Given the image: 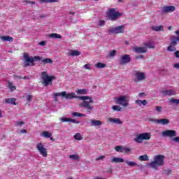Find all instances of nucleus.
<instances>
[{"label":"nucleus","mask_w":179,"mask_h":179,"mask_svg":"<svg viewBox=\"0 0 179 179\" xmlns=\"http://www.w3.org/2000/svg\"><path fill=\"white\" fill-rule=\"evenodd\" d=\"M62 93H65L64 96H62V99H66V100H71L72 99H78L79 100H83V103L78 104V107L80 108H85L87 113L90 114L94 108L93 106L90 105L94 103L93 98L89 96H78L75 92H69L67 94L66 92L64 91Z\"/></svg>","instance_id":"1"},{"label":"nucleus","mask_w":179,"mask_h":179,"mask_svg":"<svg viewBox=\"0 0 179 179\" xmlns=\"http://www.w3.org/2000/svg\"><path fill=\"white\" fill-rule=\"evenodd\" d=\"M24 68L27 66H33L34 62L37 61H41L42 64H52V60L50 58L43 59L40 56L30 57L28 55H24Z\"/></svg>","instance_id":"2"},{"label":"nucleus","mask_w":179,"mask_h":179,"mask_svg":"<svg viewBox=\"0 0 179 179\" xmlns=\"http://www.w3.org/2000/svg\"><path fill=\"white\" fill-rule=\"evenodd\" d=\"M166 157L162 155H157L154 157V161L148 163L147 166L153 169L154 170H157V167H161L164 166V159Z\"/></svg>","instance_id":"3"},{"label":"nucleus","mask_w":179,"mask_h":179,"mask_svg":"<svg viewBox=\"0 0 179 179\" xmlns=\"http://www.w3.org/2000/svg\"><path fill=\"white\" fill-rule=\"evenodd\" d=\"M114 101L118 106L127 108L129 106V96L128 95H121L114 98Z\"/></svg>","instance_id":"4"},{"label":"nucleus","mask_w":179,"mask_h":179,"mask_svg":"<svg viewBox=\"0 0 179 179\" xmlns=\"http://www.w3.org/2000/svg\"><path fill=\"white\" fill-rule=\"evenodd\" d=\"M41 76L43 86H49V85H52V80L55 79V77L48 75V72L47 71H42L41 73Z\"/></svg>","instance_id":"5"},{"label":"nucleus","mask_w":179,"mask_h":179,"mask_svg":"<svg viewBox=\"0 0 179 179\" xmlns=\"http://www.w3.org/2000/svg\"><path fill=\"white\" fill-rule=\"evenodd\" d=\"M122 13L117 11V9L115 8H109L108 11L106 12L107 17L110 20H117V19H120V17L122 16Z\"/></svg>","instance_id":"6"},{"label":"nucleus","mask_w":179,"mask_h":179,"mask_svg":"<svg viewBox=\"0 0 179 179\" xmlns=\"http://www.w3.org/2000/svg\"><path fill=\"white\" fill-rule=\"evenodd\" d=\"M152 138V134L145 132L143 134H138L136 137L134 138V141L137 143H142L143 141H149Z\"/></svg>","instance_id":"7"},{"label":"nucleus","mask_w":179,"mask_h":179,"mask_svg":"<svg viewBox=\"0 0 179 179\" xmlns=\"http://www.w3.org/2000/svg\"><path fill=\"white\" fill-rule=\"evenodd\" d=\"M36 150H38L40 155H41V156L43 157H47V156H48L47 148L44 147V144H43V143H38L36 144Z\"/></svg>","instance_id":"8"},{"label":"nucleus","mask_w":179,"mask_h":179,"mask_svg":"<svg viewBox=\"0 0 179 179\" xmlns=\"http://www.w3.org/2000/svg\"><path fill=\"white\" fill-rule=\"evenodd\" d=\"M108 33H110V34H120V33H124V25L110 27L108 29Z\"/></svg>","instance_id":"9"},{"label":"nucleus","mask_w":179,"mask_h":179,"mask_svg":"<svg viewBox=\"0 0 179 179\" xmlns=\"http://www.w3.org/2000/svg\"><path fill=\"white\" fill-rule=\"evenodd\" d=\"M134 81L136 82H141V80H144V79H146V76L145 75V73L137 71L134 73Z\"/></svg>","instance_id":"10"},{"label":"nucleus","mask_w":179,"mask_h":179,"mask_svg":"<svg viewBox=\"0 0 179 179\" xmlns=\"http://www.w3.org/2000/svg\"><path fill=\"white\" fill-rule=\"evenodd\" d=\"M162 136H168L169 138H174L177 136V131L176 130H166L162 131Z\"/></svg>","instance_id":"11"},{"label":"nucleus","mask_w":179,"mask_h":179,"mask_svg":"<svg viewBox=\"0 0 179 179\" xmlns=\"http://www.w3.org/2000/svg\"><path fill=\"white\" fill-rule=\"evenodd\" d=\"M131 62V56L129 55H124L120 57V64L125 65V64H129Z\"/></svg>","instance_id":"12"},{"label":"nucleus","mask_w":179,"mask_h":179,"mask_svg":"<svg viewBox=\"0 0 179 179\" xmlns=\"http://www.w3.org/2000/svg\"><path fill=\"white\" fill-rule=\"evenodd\" d=\"M174 10H176V6H166L162 9V13H170L174 12Z\"/></svg>","instance_id":"13"},{"label":"nucleus","mask_w":179,"mask_h":179,"mask_svg":"<svg viewBox=\"0 0 179 179\" xmlns=\"http://www.w3.org/2000/svg\"><path fill=\"white\" fill-rule=\"evenodd\" d=\"M162 96H176V90H166L161 92Z\"/></svg>","instance_id":"14"},{"label":"nucleus","mask_w":179,"mask_h":179,"mask_svg":"<svg viewBox=\"0 0 179 179\" xmlns=\"http://www.w3.org/2000/svg\"><path fill=\"white\" fill-rule=\"evenodd\" d=\"M133 51L137 54H145V52H148V49L145 47H135L133 48Z\"/></svg>","instance_id":"15"},{"label":"nucleus","mask_w":179,"mask_h":179,"mask_svg":"<svg viewBox=\"0 0 179 179\" xmlns=\"http://www.w3.org/2000/svg\"><path fill=\"white\" fill-rule=\"evenodd\" d=\"M90 127H101L103 122L100 120H90Z\"/></svg>","instance_id":"16"},{"label":"nucleus","mask_w":179,"mask_h":179,"mask_svg":"<svg viewBox=\"0 0 179 179\" xmlns=\"http://www.w3.org/2000/svg\"><path fill=\"white\" fill-rule=\"evenodd\" d=\"M108 121L109 122H111V124H116L117 125L122 124V120H121V119H120V118L110 117V118L108 119Z\"/></svg>","instance_id":"17"},{"label":"nucleus","mask_w":179,"mask_h":179,"mask_svg":"<svg viewBox=\"0 0 179 179\" xmlns=\"http://www.w3.org/2000/svg\"><path fill=\"white\" fill-rule=\"evenodd\" d=\"M145 47L146 48H156V43L153 41H150L144 43Z\"/></svg>","instance_id":"18"},{"label":"nucleus","mask_w":179,"mask_h":179,"mask_svg":"<svg viewBox=\"0 0 179 179\" xmlns=\"http://www.w3.org/2000/svg\"><path fill=\"white\" fill-rule=\"evenodd\" d=\"M64 96H65V93L64 92H56L52 94V99L54 101H58V99L57 97L60 96L62 98Z\"/></svg>","instance_id":"19"},{"label":"nucleus","mask_w":179,"mask_h":179,"mask_svg":"<svg viewBox=\"0 0 179 179\" xmlns=\"http://www.w3.org/2000/svg\"><path fill=\"white\" fill-rule=\"evenodd\" d=\"M151 29L153 31H164V27H163V25L152 26L151 27Z\"/></svg>","instance_id":"20"},{"label":"nucleus","mask_w":179,"mask_h":179,"mask_svg":"<svg viewBox=\"0 0 179 179\" xmlns=\"http://www.w3.org/2000/svg\"><path fill=\"white\" fill-rule=\"evenodd\" d=\"M0 38L2 40V41H9L10 43L13 41V37L10 36H0Z\"/></svg>","instance_id":"21"},{"label":"nucleus","mask_w":179,"mask_h":179,"mask_svg":"<svg viewBox=\"0 0 179 179\" xmlns=\"http://www.w3.org/2000/svg\"><path fill=\"white\" fill-rule=\"evenodd\" d=\"M6 104H13V106H16V99L8 98L5 100Z\"/></svg>","instance_id":"22"},{"label":"nucleus","mask_w":179,"mask_h":179,"mask_svg":"<svg viewBox=\"0 0 179 179\" xmlns=\"http://www.w3.org/2000/svg\"><path fill=\"white\" fill-rule=\"evenodd\" d=\"M169 122H170V120L166 118L159 119L157 121V124H159L160 125H167V124H169Z\"/></svg>","instance_id":"23"},{"label":"nucleus","mask_w":179,"mask_h":179,"mask_svg":"<svg viewBox=\"0 0 179 179\" xmlns=\"http://www.w3.org/2000/svg\"><path fill=\"white\" fill-rule=\"evenodd\" d=\"M111 163H124V159L121 157H113L110 160Z\"/></svg>","instance_id":"24"},{"label":"nucleus","mask_w":179,"mask_h":179,"mask_svg":"<svg viewBox=\"0 0 179 179\" xmlns=\"http://www.w3.org/2000/svg\"><path fill=\"white\" fill-rule=\"evenodd\" d=\"M80 54H81V52H79L78 50H71L69 53V55H70V57H79V55H80Z\"/></svg>","instance_id":"25"},{"label":"nucleus","mask_w":179,"mask_h":179,"mask_svg":"<svg viewBox=\"0 0 179 179\" xmlns=\"http://www.w3.org/2000/svg\"><path fill=\"white\" fill-rule=\"evenodd\" d=\"M135 103L137 104V106H146V104H148V101L146 99L145 100H136Z\"/></svg>","instance_id":"26"},{"label":"nucleus","mask_w":179,"mask_h":179,"mask_svg":"<svg viewBox=\"0 0 179 179\" xmlns=\"http://www.w3.org/2000/svg\"><path fill=\"white\" fill-rule=\"evenodd\" d=\"M138 160H140V162H149V156L148 155H140Z\"/></svg>","instance_id":"27"},{"label":"nucleus","mask_w":179,"mask_h":179,"mask_svg":"<svg viewBox=\"0 0 179 179\" xmlns=\"http://www.w3.org/2000/svg\"><path fill=\"white\" fill-rule=\"evenodd\" d=\"M178 41H179V36H173L171 37V44L173 45H176Z\"/></svg>","instance_id":"28"},{"label":"nucleus","mask_w":179,"mask_h":179,"mask_svg":"<svg viewBox=\"0 0 179 179\" xmlns=\"http://www.w3.org/2000/svg\"><path fill=\"white\" fill-rule=\"evenodd\" d=\"M8 87L10 89V92L16 90V86L13 85V83L8 81Z\"/></svg>","instance_id":"29"},{"label":"nucleus","mask_w":179,"mask_h":179,"mask_svg":"<svg viewBox=\"0 0 179 179\" xmlns=\"http://www.w3.org/2000/svg\"><path fill=\"white\" fill-rule=\"evenodd\" d=\"M169 104H176V106H178L179 105V99L171 98V99H169Z\"/></svg>","instance_id":"30"},{"label":"nucleus","mask_w":179,"mask_h":179,"mask_svg":"<svg viewBox=\"0 0 179 179\" xmlns=\"http://www.w3.org/2000/svg\"><path fill=\"white\" fill-rule=\"evenodd\" d=\"M87 92L88 91L86 89H78L76 91V93H77V94H87Z\"/></svg>","instance_id":"31"},{"label":"nucleus","mask_w":179,"mask_h":179,"mask_svg":"<svg viewBox=\"0 0 179 179\" xmlns=\"http://www.w3.org/2000/svg\"><path fill=\"white\" fill-rule=\"evenodd\" d=\"M41 136H43V138H51V136H52V134L50 131H43L41 133Z\"/></svg>","instance_id":"32"},{"label":"nucleus","mask_w":179,"mask_h":179,"mask_svg":"<svg viewBox=\"0 0 179 179\" xmlns=\"http://www.w3.org/2000/svg\"><path fill=\"white\" fill-rule=\"evenodd\" d=\"M106 64L98 62L95 64V68H97L98 69H102L103 68H106Z\"/></svg>","instance_id":"33"},{"label":"nucleus","mask_w":179,"mask_h":179,"mask_svg":"<svg viewBox=\"0 0 179 179\" xmlns=\"http://www.w3.org/2000/svg\"><path fill=\"white\" fill-rule=\"evenodd\" d=\"M49 37L50 38H62V36L59 34H50Z\"/></svg>","instance_id":"34"},{"label":"nucleus","mask_w":179,"mask_h":179,"mask_svg":"<svg viewBox=\"0 0 179 179\" xmlns=\"http://www.w3.org/2000/svg\"><path fill=\"white\" fill-rule=\"evenodd\" d=\"M176 50V45L171 44L169 46L167 47V51H169V52H174Z\"/></svg>","instance_id":"35"},{"label":"nucleus","mask_w":179,"mask_h":179,"mask_svg":"<svg viewBox=\"0 0 179 179\" xmlns=\"http://www.w3.org/2000/svg\"><path fill=\"white\" fill-rule=\"evenodd\" d=\"M112 110H113V111H122V108L118 105H115L112 106Z\"/></svg>","instance_id":"36"},{"label":"nucleus","mask_w":179,"mask_h":179,"mask_svg":"<svg viewBox=\"0 0 179 179\" xmlns=\"http://www.w3.org/2000/svg\"><path fill=\"white\" fill-rule=\"evenodd\" d=\"M71 115H73V117H86L85 114L80 113H78V112L72 113Z\"/></svg>","instance_id":"37"},{"label":"nucleus","mask_w":179,"mask_h":179,"mask_svg":"<svg viewBox=\"0 0 179 179\" xmlns=\"http://www.w3.org/2000/svg\"><path fill=\"white\" fill-rule=\"evenodd\" d=\"M74 139H76V141H82V139H83V137H82L80 133H76L74 135Z\"/></svg>","instance_id":"38"},{"label":"nucleus","mask_w":179,"mask_h":179,"mask_svg":"<svg viewBox=\"0 0 179 179\" xmlns=\"http://www.w3.org/2000/svg\"><path fill=\"white\" fill-rule=\"evenodd\" d=\"M123 149H124V147L121 146V145H117V146L115 147V150L116 152H120V153H122Z\"/></svg>","instance_id":"39"},{"label":"nucleus","mask_w":179,"mask_h":179,"mask_svg":"<svg viewBox=\"0 0 179 179\" xmlns=\"http://www.w3.org/2000/svg\"><path fill=\"white\" fill-rule=\"evenodd\" d=\"M69 159H71V160H79L80 157H79L78 155H69Z\"/></svg>","instance_id":"40"},{"label":"nucleus","mask_w":179,"mask_h":179,"mask_svg":"<svg viewBox=\"0 0 179 179\" xmlns=\"http://www.w3.org/2000/svg\"><path fill=\"white\" fill-rule=\"evenodd\" d=\"M126 163H127V166H129V167H134V166H138V164L134 162L126 161Z\"/></svg>","instance_id":"41"},{"label":"nucleus","mask_w":179,"mask_h":179,"mask_svg":"<svg viewBox=\"0 0 179 179\" xmlns=\"http://www.w3.org/2000/svg\"><path fill=\"white\" fill-rule=\"evenodd\" d=\"M116 54H117V50H110L109 52V57H110V58H113V57H115Z\"/></svg>","instance_id":"42"},{"label":"nucleus","mask_w":179,"mask_h":179,"mask_svg":"<svg viewBox=\"0 0 179 179\" xmlns=\"http://www.w3.org/2000/svg\"><path fill=\"white\" fill-rule=\"evenodd\" d=\"M130 152H131V148H130L123 147V152H122V153H130Z\"/></svg>","instance_id":"43"},{"label":"nucleus","mask_w":179,"mask_h":179,"mask_svg":"<svg viewBox=\"0 0 179 179\" xmlns=\"http://www.w3.org/2000/svg\"><path fill=\"white\" fill-rule=\"evenodd\" d=\"M69 122H73V124H80V122L74 119H71V118L69 119Z\"/></svg>","instance_id":"44"},{"label":"nucleus","mask_w":179,"mask_h":179,"mask_svg":"<svg viewBox=\"0 0 179 179\" xmlns=\"http://www.w3.org/2000/svg\"><path fill=\"white\" fill-rule=\"evenodd\" d=\"M91 66H92V64H85V65L83 66V68H85V69H88V70L90 71V69H91Z\"/></svg>","instance_id":"45"},{"label":"nucleus","mask_w":179,"mask_h":179,"mask_svg":"<svg viewBox=\"0 0 179 179\" xmlns=\"http://www.w3.org/2000/svg\"><path fill=\"white\" fill-rule=\"evenodd\" d=\"M24 122L17 121L15 122V127H21V125H24Z\"/></svg>","instance_id":"46"},{"label":"nucleus","mask_w":179,"mask_h":179,"mask_svg":"<svg viewBox=\"0 0 179 179\" xmlns=\"http://www.w3.org/2000/svg\"><path fill=\"white\" fill-rule=\"evenodd\" d=\"M155 110H156V111H158V113H160L163 110V107H162V106H155Z\"/></svg>","instance_id":"47"},{"label":"nucleus","mask_w":179,"mask_h":179,"mask_svg":"<svg viewBox=\"0 0 179 179\" xmlns=\"http://www.w3.org/2000/svg\"><path fill=\"white\" fill-rule=\"evenodd\" d=\"M60 120L62 122H69V119L66 117H62Z\"/></svg>","instance_id":"48"},{"label":"nucleus","mask_w":179,"mask_h":179,"mask_svg":"<svg viewBox=\"0 0 179 179\" xmlns=\"http://www.w3.org/2000/svg\"><path fill=\"white\" fill-rule=\"evenodd\" d=\"M32 99H33V95L29 94V95L27 96V101H31Z\"/></svg>","instance_id":"49"},{"label":"nucleus","mask_w":179,"mask_h":179,"mask_svg":"<svg viewBox=\"0 0 179 179\" xmlns=\"http://www.w3.org/2000/svg\"><path fill=\"white\" fill-rule=\"evenodd\" d=\"M104 159H106V157L105 156H101L98 158L96 159V162H99V160H104Z\"/></svg>","instance_id":"50"},{"label":"nucleus","mask_w":179,"mask_h":179,"mask_svg":"<svg viewBox=\"0 0 179 179\" xmlns=\"http://www.w3.org/2000/svg\"><path fill=\"white\" fill-rule=\"evenodd\" d=\"M172 141H173V142H176V143H179V137H174L172 138Z\"/></svg>","instance_id":"51"},{"label":"nucleus","mask_w":179,"mask_h":179,"mask_svg":"<svg viewBox=\"0 0 179 179\" xmlns=\"http://www.w3.org/2000/svg\"><path fill=\"white\" fill-rule=\"evenodd\" d=\"M45 17H47V15L43 14V15H41L38 17V19H45Z\"/></svg>","instance_id":"52"},{"label":"nucleus","mask_w":179,"mask_h":179,"mask_svg":"<svg viewBox=\"0 0 179 179\" xmlns=\"http://www.w3.org/2000/svg\"><path fill=\"white\" fill-rule=\"evenodd\" d=\"M106 22L104 20H100L99 23V26H104Z\"/></svg>","instance_id":"53"},{"label":"nucleus","mask_w":179,"mask_h":179,"mask_svg":"<svg viewBox=\"0 0 179 179\" xmlns=\"http://www.w3.org/2000/svg\"><path fill=\"white\" fill-rule=\"evenodd\" d=\"M149 121H150L151 122H155V124H157L158 120L150 118L149 119Z\"/></svg>","instance_id":"54"},{"label":"nucleus","mask_w":179,"mask_h":179,"mask_svg":"<svg viewBox=\"0 0 179 179\" xmlns=\"http://www.w3.org/2000/svg\"><path fill=\"white\" fill-rule=\"evenodd\" d=\"M48 3H52L54 2H58V0H47Z\"/></svg>","instance_id":"55"},{"label":"nucleus","mask_w":179,"mask_h":179,"mask_svg":"<svg viewBox=\"0 0 179 179\" xmlns=\"http://www.w3.org/2000/svg\"><path fill=\"white\" fill-rule=\"evenodd\" d=\"M173 68H175V69H179V63L175 64Z\"/></svg>","instance_id":"56"},{"label":"nucleus","mask_w":179,"mask_h":179,"mask_svg":"<svg viewBox=\"0 0 179 179\" xmlns=\"http://www.w3.org/2000/svg\"><path fill=\"white\" fill-rule=\"evenodd\" d=\"M39 45H41V46L45 45V41H42L39 42Z\"/></svg>","instance_id":"57"},{"label":"nucleus","mask_w":179,"mask_h":179,"mask_svg":"<svg viewBox=\"0 0 179 179\" xmlns=\"http://www.w3.org/2000/svg\"><path fill=\"white\" fill-rule=\"evenodd\" d=\"M38 1L41 3H48V1L47 0H38Z\"/></svg>","instance_id":"58"},{"label":"nucleus","mask_w":179,"mask_h":179,"mask_svg":"<svg viewBox=\"0 0 179 179\" xmlns=\"http://www.w3.org/2000/svg\"><path fill=\"white\" fill-rule=\"evenodd\" d=\"M175 57H176V58H179V51H176L175 52Z\"/></svg>","instance_id":"59"},{"label":"nucleus","mask_w":179,"mask_h":179,"mask_svg":"<svg viewBox=\"0 0 179 179\" xmlns=\"http://www.w3.org/2000/svg\"><path fill=\"white\" fill-rule=\"evenodd\" d=\"M15 79H22V77L20 76H14Z\"/></svg>","instance_id":"60"},{"label":"nucleus","mask_w":179,"mask_h":179,"mask_svg":"<svg viewBox=\"0 0 179 179\" xmlns=\"http://www.w3.org/2000/svg\"><path fill=\"white\" fill-rule=\"evenodd\" d=\"M22 79H24V80H27L30 79V77H29V76H24V77H22Z\"/></svg>","instance_id":"61"},{"label":"nucleus","mask_w":179,"mask_h":179,"mask_svg":"<svg viewBox=\"0 0 179 179\" xmlns=\"http://www.w3.org/2000/svg\"><path fill=\"white\" fill-rule=\"evenodd\" d=\"M27 3H31L32 5H35L36 2L34 1H26Z\"/></svg>","instance_id":"62"},{"label":"nucleus","mask_w":179,"mask_h":179,"mask_svg":"<svg viewBox=\"0 0 179 179\" xmlns=\"http://www.w3.org/2000/svg\"><path fill=\"white\" fill-rule=\"evenodd\" d=\"M27 131L25 130V129H22L21 131H20V133L21 134H26Z\"/></svg>","instance_id":"63"},{"label":"nucleus","mask_w":179,"mask_h":179,"mask_svg":"<svg viewBox=\"0 0 179 179\" xmlns=\"http://www.w3.org/2000/svg\"><path fill=\"white\" fill-rule=\"evenodd\" d=\"M143 96H145V93L141 92V93L139 94L140 97H143Z\"/></svg>","instance_id":"64"}]
</instances>
